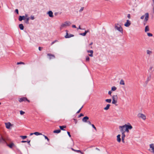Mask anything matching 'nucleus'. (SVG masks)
<instances>
[{
  "label": "nucleus",
  "instance_id": "obj_47",
  "mask_svg": "<svg viewBox=\"0 0 154 154\" xmlns=\"http://www.w3.org/2000/svg\"><path fill=\"white\" fill-rule=\"evenodd\" d=\"M112 91H109L108 92V94L110 95H111V94L112 93Z\"/></svg>",
  "mask_w": 154,
  "mask_h": 154
},
{
  "label": "nucleus",
  "instance_id": "obj_16",
  "mask_svg": "<svg viewBox=\"0 0 154 154\" xmlns=\"http://www.w3.org/2000/svg\"><path fill=\"white\" fill-rule=\"evenodd\" d=\"M47 55L50 57V59H51V58H55V56L54 55H52L50 54H47Z\"/></svg>",
  "mask_w": 154,
  "mask_h": 154
},
{
  "label": "nucleus",
  "instance_id": "obj_30",
  "mask_svg": "<svg viewBox=\"0 0 154 154\" xmlns=\"http://www.w3.org/2000/svg\"><path fill=\"white\" fill-rule=\"evenodd\" d=\"M14 145V143H11V144H9V145H8V146L10 148H12L13 145Z\"/></svg>",
  "mask_w": 154,
  "mask_h": 154
},
{
  "label": "nucleus",
  "instance_id": "obj_49",
  "mask_svg": "<svg viewBox=\"0 0 154 154\" xmlns=\"http://www.w3.org/2000/svg\"><path fill=\"white\" fill-rule=\"evenodd\" d=\"M82 107H81V108H80V109H79V110H78L77 112V113H79L80 112V111H81V109L82 108Z\"/></svg>",
  "mask_w": 154,
  "mask_h": 154
},
{
  "label": "nucleus",
  "instance_id": "obj_48",
  "mask_svg": "<svg viewBox=\"0 0 154 154\" xmlns=\"http://www.w3.org/2000/svg\"><path fill=\"white\" fill-rule=\"evenodd\" d=\"M127 17L128 19H130L131 18V16L130 14H128L127 15Z\"/></svg>",
  "mask_w": 154,
  "mask_h": 154
},
{
  "label": "nucleus",
  "instance_id": "obj_52",
  "mask_svg": "<svg viewBox=\"0 0 154 154\" xmlns=\"http://www.w3.org/2000/svg\"><path fill=\"white\" fill-rule=\"evenodd\" d=\"M87 123L88 124L90 125H91V122L89 121H87Z\"/></svg>",
  "mask_w": 154,
  "mask_h": 154
},
{
  "label": "nucleus",
  "instance_id": "obj_41",
  "mask_svg": "<svg viewBox=\"0 0 154 154\" xmlns=\"http://www.w3.org/2000/svg\"><path fill=\"white\" fill-rule=\"evenodd\" d=\"M79 34L82 36H85L86 34L84 32V33H80Z\"/></svg>",
  "mask_w": 154,
  "mask_h": 154
},
{
  "label": "nucleus",
  "instance_id": "obj_33",
  "mask_svg": "<svg viewBox=\"0 0 154 154\" xmlns=\"http://www.w3.org/2000/svg\"><path fill=\"white\" fill-rule=\"evenodd\" d=\"M152 11L153 14H154V3H153V4L152 5Z\"/></svg>",
  "mask_w": 154,
  "mask_h": 154
},
{
  "label": "nucleus",
  "instance_id": "obj_59",
  "mask_svg": "<svg viewBox=\"0 0 154 154\" xmlns=\"http://www.w3.org/2000/svg\"><path fill=\"white\" fill-rule=\"evenodd\" d=\"M42 48L40 47H39L38 49L40 51H41L42 50Z\"/></svg>",
  "mask_w": 154,
  "mask_h": 154
},
{
  "label": "nucleus",
  "instance_id": "obj_57",
  "mask_svg": "<svg viewBox=\"0 0 154 154\" xmlns=\"http://www.w3.org/2000/svg\"><path fill=\"white\" fill-rule=\"evenodd\" d=\"M72 27L73 28H76V27L75 25H72Z\"/></svg>",
  "mask_w": 154,
  "mask_h": 154
},
{
  "label": "nucleus",
  "instance_id": "obj_24",
  "mask_svg": "<svg viewBox=\"0 0 154 154\" xmlns=\"http://www.w3.org/2000/svg\"><path fill=\"white\" fill-rule=\"evenodd\" d=\"M59 127L61 130H62L64 131V130H65L64 129V128H66V126L65 125L62 126H59Z\"/></svg>",
  "mask_w": 154,
  "mask_h": 154
},
{
  "label": "nucleus",
  "instance_id": "obj_64",
  "mask_svg": "<svg viewBox=\"0 0 154 154\" xmlns=\"http://www.w3.org/2000/svg\"><path fill=\"white\" fill-rule=\"evenodd\" d=\"M93 44V42H91V43L89 45H91Z\"/></svg>",
  "mask_w": 154,
  "mask_h": 154
},
{
  "label": "nucleus",
  "instance_id": "obj_10",
  "mask_svg": "<svg viewBox=\"0 0 154 154\" xmlns=\"http://www.w3.org/2000/svg\"><path fill=\"white\" fill-rule=\"evenodd\" d=\"M5 125L6 128L8 129H10V127L12 126V125L9 122L5 123Z\"/></svg>",
  "mask_w": 154,
  "mask_h": 154
},
{
  "label": "nucleus",
  "instance_id": "obj_39",
  "mask_svg": "<svg viewBox=\"0 0 154 154\" xmlns=\"http://www.w3.org/2000/svg\"><path fill=\"white\" fill-rule=\"evenodd\" d=\"M29 17H27L26 18V23H29Z\"/></svg>",
  "mask_w": 154,
  "mask_h": 154
},
{
  "label": "nucleus",
  "instance_id": "obj_26",
  "mask_svg": "<svg viewBox=\"0 0 154 154\" xmlns=\"http://www.w3.org/2000/svg\"><path fill=\"white\" fill-rule=\"evenodd\" d=\"M33 134H35V135H37V136L39 135H42V134L41 133H40L38 132H35Z\"/></svg>",
  "mask_w": 154,
  "mask_h": 154
},
{
  "label": "nucleus",
  "instance_id": "obj_61",
  "mask_svg": "<svg viewBox=\"0 0 154 154\" xmlns=\"http://www.w3.org/2000/svg\"><path fill=\"white\" fill-rule=\"evenodd\" d=\"M21 142L22 143H25V142H26V141H21Z\"/></svg>",
  "mask_w": 154,
  "mask_h": 154
},
{
  "label": "nucleus",
  "instance_id": "obj_32",
  "mask_svg": "<svg viewBox=\"0 0 154 154\" xmlns=\"http://www.w3.org/2000/svg\"><path fill=\"white\" fill-rule=\"evenodd\" d=\"M42 135L45 137V138L48 141H49V138L46 136H45V135H44V134H42Z\"/></svg>",
  "mask_w": 154,
  "mask_h": 154
},
{
  "label": "nucleus",
  "instance_id": "obj_36",
  "mask_svg": "<svg viewBox=\"0 0 154 154\" xmlns=\"http://www.w3.org/2000/svg\"><path fill=\"white\" fill-rule=\"evenodd\" d=\"M20 137L22 138L23 139H24L27 137V136H21Z\"/></svg>",
  "mask_w": 154,
  "mask_h": 154
},
{
  "label": "nucleus",
  "instance_id": "obj_15",
  "mask_svg": "<svg viewBox=\"0 0 154 154\" xmlns=\"http://www.w3.org/2000/svg\"><path fill=\"white\" fill-rule=\"evenodd\" d=\"M121 135L118 134L117 136V141L119 143L121 142V139L120 138Z\"/></svg>",
  "mask_w": 154,
  "mask_h": 154
},
{
  "label": "nucleus",
  "instance_id": "obj_20",
  "mask_svg": "<svg viewBox=\"0 0 154 154\" xmlns=\"http://www.w3.org/2000/svg\"><path fill=\"white\" fill-rule=\"evenodd\" d=\"M119 84L121 85H124L125 83L123 79H121L120 81Z\"/></svg>",
  "mask_w": 154,
  "mask_h": 154
},
{
  "label": "nucleus",
  "instance_id": "obj_29",
  "mask_svg": "<svg viewBox=\"0 0 154 154\" xmlns=\"http://www.w3.org/2000/svg\"><path fill=\"white\" fill-rule=\"evenodd\" d=\"M105 101L107 102L110 103L111 102L112 100L111 99H107L105 100Z\"/></svg>",
  "mask_w": 154,
  "mask_h": 154
},
{
  "label": "nucleus",
  "instance_id": "obj_43",
  "mask_svg": "<svg viewBox=\"0 0 154 154\" xmlns=\"http://www.w3.org/2000/svg\"><path fill=\"white\" fill-rule=\"evenodd\" d=\"M91 125L92 126V127L94 128V129L96 131H97V129H96V128L95 127V126H94V125H93V124H91Z\"/></svg>",
  "mask_w": 154,
  "mask_h": 154
},
{
  "label": "nucleus",
  "instance_id": "obj_34",
  "mask_svg": "<svg viewBox=\"0 0 154 154\" xmlns=\"http://www.w3.org/2000/svg\"><path fill=\"white\" fill-rule=\"evenodd\" d=\"M125 133H122V138H125Z\"/></svg>",
  "mask_w": 154,
  "mask_h": 154
},
{
  "label": "nucleus",
  "instance_id": "obj_62",
  "mask_svg": "<svg viewBox=\"0 0 154 154\" xmlns=\"http://www.w3.org/2000/svg\"><path fill=\"white\" fill-rule=\"evenodd\" d=\"M33 134V133H31L30 134V135H32L33 134Z\"/></svg>",
  "mask_w": 154,
  "mask_h": 154
},
{
  "label": "nucleus",
  "instance_id": "obj_55",
  "mask_svg": "<svg viewBox=\"0 0 154 154\" xmlns=\"http://www.w3.org/2000/svg\"><path fill=\"white\" fill-rule=\"evenodd\" d=\"M124 139H125V138H122V141L123 143H124L125 142Z\"/></svg>",
  "mask_w": 154,
  "mask_h": 154
},
{
  "label": "nucleus",
  "instance_id": "obj_6",
  "mask_svg": "<svg viewBox=\"0 0 154 154\" xmlns=\"http://www.w3.org/2000/svg\"><path fill=\"white\" fill-rule=\"evenodd\" d=\"M132 126L131 125L130 123H127V125L125 129V132H129V130H131L132 128Z\"/></svg>",
  "mask_w": 154,
  "mask_h": 154
},
{
  "label": "nucleus",
  "instance_id": "obj_14",
  "mask_svg": "<svg viewBox=\"0 0 154 154\" xmlns=\"http://www.w3.org/2000/svg\"><path fill=\"white\" fill-rule=\"evenodd\" d=\"M89 119V118L88 116H85L82 119V121L84 122H87V120Z\"/></svg>",
  "mask_w": 154,
  "mask_h": 154
},
{
  "label": "nucleus",
  "instance_id": "obj_54",
  "mask_svg": "<svg viewBox=\"0 0 154 154\" xmlns=\"http://www.w3.org/2000/svg\"><path fill=\"white\" fill-rule=\"evenodd\" d=\"M84 115L82 113H81L79 116V117H80L81 116H83Z\"/></svg>",
  "mask_w": 154,
  "mask_h": 154
},
{
  "label": "nucleus",
  "instance_id": "obj_51",
  "mask_svg": "<svg viewBox=\"0 0 154 154\" xmlns=\"http://www.w3.org/2000/svg\"><path fill=\"white\" fill-rule=\"evenodd\" d=\"M67 134H68L69 136V137H71V136L70 134V132H67Z\"/></svg>",
  "mask_w": 154,
  "mask_h": 154
},
{
  "label": "nucleus",
  "instance_id": "obj_11",
  "mask_svg": "<svg viewBox=\"0 0 154 154\" xmlns=\"http://www.w3.org/2000/svg\"><path fill=\"white\" fill-rule=\"evenodd\" d=\"M66 35L65 36V37L66 38H70L71 37H73L74 36V35L72 34H70L69 35L68 33V31L67 30H66Z\"/></svg>",
  "mask_w": 154,
  "mask_h": 154
},
{
  "label": "nucleus",
  "instance_id": "obj_12",
  "mask_svg": "<svg viewBox=\"0 0 154 154\" xmlns=\"http://www.w3.org/2000/svg\"><path fill=\"white\" fill-rule=\"evenodd\" d=\"M47 14L50 17H53L54 16L53 13L51 11H49L47 12Z\"/></svg>",
  "mask_w": 154,
  "mask_h": 154
},
{
  "label": "nucleus",
  "instance_id": "obj_40",
  "mask_svg": "<svg viewBox=\"0 0 154 154\" xmlns=\"http://www.w3.org/2000/svg\"><path fill=\"white\" fill-rule=\"evenodd\" d=\"M20 113L21 115H23L25 113V112L21 110L20 111Z\"/></svg>",
  "mask_w": 154,
  "mask_h": 154
},
{
  "label": "nucleus",
  "instance_id": "obj_50",
  "mask_svg": "<svg viewBox=\"0 0 154 154\" xmlns=\"http://www.w3.org/2000/svg\"><path fill=\"white\" fill-rule=\"evenodd\" d=\"M152 68H153V67L152 66H150L149 69V70L151 71L152 69Z\"/></svg>",
  "mask_w": 154,
  "mask_h": 154
},
{
  "label": "nucleus",
  "instance_id": "obj_44",
  "mask_svg": "<svg viewBox=\"0 0 154 154\" xmlns=\"http://www.w3.org/2000/svg\"><path fill=\"white\" fill-rule=\"evenodd\" d=\"M84 8V7H82L80 9V10H79V12H81L83 10Z\"/></svg>",
  "mask_w": 154,
  "mask_h": 154
},
{
  "label": "nucleus",
  "instance_id": "obj_46",
  "mask_svg": "<svg viewBox=\"0 0 154 154\" xmlns=\"http://www.w3.org/2000/svg\"><path fill=\"white\" fill-rule=\"evenodd\" d=\"M30 19H31L32 20H33L34 19V16H32V15L31 17H30Z\"/></svg>",
  "mask_w": 154,
  "mask_h": 154
},
{
  "label": "nucleus",
  "instance_id": "obj_7",
  "mask_svg": "<svg viewBox=\"0 0 154 154\" xmlns=\"http://www.w3.org/2000/svg\"><path fill=\"white\" fill-rule=\"evenodd\" d=\"M137 116L139 118H141L144 120H145L146 119V116L142 113H139L137 115Z\"/></svg>",
  "mask_w": 154,
  "mask_h": 154
},
{
  "label": "nucleus",
  "instance_id": "obj_23",
  "mask_svg": "<svg viewBox=\"0 0 154 154\" xmlns=\"http://www.w3.org/2000/svg\"><path fill=\"white\" fill-rule=\"evenodd\" d=\"M149 31V26H146L145 27V32H146Z\"/></svg>",
  "mask_w": 154,
  "mask_h": 154
},
{
  "label": "nucleus",
  "instance_id": "obj_31",
  "mask_svg": "<svg viewBox=\"0 0 154 154\" xmlns=\"http://www.w3.org/2000/svg\"><path fill=\"white\" fill-rule=\"evenodd\" d=\"M147 35L149 37H152V34L148 32L147 33Z\"/></svg>",
  "mask_w": 154,
  "mask_h": 154
},
{
  "label": "nucleus",
  "instance_id": "obj_4",
  "mask_svg": "<svg viewBox=\"0 0 154 154\" xmlns=\"http://www.w3.org/2000/svg\"><path fill=\"white\" fill-rule=\"evenodd\" d=\"M127 125V124H125L122 126H120L119 127V129L121 133H125V129Z\"/></svg>",
  "mask_w": 154,
  "mask_h": 154
},
{
  "label": "nucleus",
  "instance_id": "obj_13",
  "mask_svg": "<svg viewBox=\"0 0 154 154\" xmlns=\"http://www.w3.org/2000/svg\"><path fill=\"white\" fill-rule=\"evenodd\" d=\"M87 52L88 53H91V54H89L88 55L91 57H92L93 56V50H88L87 51Z\"/></svg>",
  "mask_w": 154,
  "mask_h": 154
},
{
  "label": "nucleus",
  "instance_id": "obj_35",
  "mask_svg": "<svg viewBox=\"0 0 154 154\" xmlns=\"http://www.w3.org/2000/svg\"><path fill=\"white\" fill-rule=\"evenodd\" d=\"M112 103L113 104H116L117 103V100H112Z\"/></svg>",
  "mask_w": 154,
  "mask_h": 154
},
{
  "label": "nucleus",
  "instance_id": "obj_18",
  "mask_svg": "<svg viewBox=\"0 0 154 154\" xmlns=\"http://www.w3.org/2000/svg\"><path fill=\"white\" fill-rule=\"evenodd\" d=\"M25 19V17L24 16H20L19 18V20L20 21H22L23 20H24Z\"/></svg>",
  "mask_w": 154,
  "mask_h": 154
},
{
  "label": "nucleus",
  "instance_id": "obj_17",
  "mask_svg": "<svg viewBox=\"0 0 154 154\" xmlns=\"http://www.w3.org/2000/svg\"><path fill=\"white\" fill-rule=\"evenodd\" d=\"M112 100H117L118 99V96L117 95H113L112 97Z\"/></svg>",
  "mask_w": 154,
  "mask_h": 154
},
{
  "label": "nucleus",
  "instance_id": "obj_25",
  "mask_svg": "<svg viewBox=\"0 0 154 154\" xmlns=\"http://www.w3.org/2000/svg\"><path fill=\"white\" fill-rule=\"evenodd\" d=\"M152 51L149 50L146 51V53L147 54L149 55L152 54Z\"/></svg>",
  "mask_w": 154,
  "mask_h": 154
},
{
  "label": "nucleus",
  "instance_id": "obj_19",
  "mask_svg": "<svg viewBox=\"0 0 154 154\" xmlns=\"http://www.w3.org/2000/svg\"><path fill=\"white\" fill-rule=\"evenodd\" d=\"M19 27L20 29L22 30H23L24 29V26L22 24H20L19 25Z\"/></svg>",
  "mask_w": 154,
  "mask_h": 154
},
{
  "label": "nucleus",
  "instance_id": "obj_2",
  "mask_svg": "<svg viewBox=\"0 0 154 154\" xmlns=\"http://www.w3.org/2000/svg\"><path fill=\"white\" fill-rule=\"evenodd\" d=\"M71 24L70 22L66 21L61 24L60 26V29L61 30L63 29L66 28L67 26H69Z\"/></svg>",
  "mask_w": 154,
  "mask_h": 154
},
{
  "label": "nucleus",
  "instance_id": "obj_28",
  "mask_svg": "<svg viewBox=\"0 0 154 154\" xmlns=\"http://www.w3.org/2000/svg\"><path fill=\"white\" fill-rule=\"evenodd\" d=\"M117 89V88L115 86H113L111 88V91H115Z\"/></svg>",
  "mask_w": 154,
  "mask_h": 154
},
{
  "label": "nucleus",
  "instance_id": "obj_21",
  "mask_svg": "<svg viewBox=\"0 0 154 154\" xmlns=\"http://www.w3.org/2000/svg\"><path fill=\"white\" fill-rule=\"evenodd\" d=\"M110 106V105L109 104H107L106 107L104 108V109L105 110H107L109 108Z\"/></svg>",
  "mask_w": 154,
  "mask_h": 154
},
{
  "label": "nucleus",
  "instance_id": "obj_45",
  "mask_svg": "<svg viewBox=\"0 0 154 154\" xmlns=\"http://www.w3.org/2000/svg\"><path fill=\"white\" fill-rule=\"evenodd\" d=\"M89 59H90V58H89V57H86V61H89Z\"/></svg>",
  "mask_w": 154,
  "mask_h": 154
},
{
  "label": "nucleus",
  "instance_id": "obj_63",
  "mask_svg": "<svg viewBox=\"0 0 154 154\" xmlns=\"http://www.w3.org/2000/svg\"><path fill=\"white\" fill-rule=\"evenodd\" d=\"M71 149H72V150H73V151H76V150L74 149H73V148H72Z\"/></svg>",
  "mask_w": 154,
  "mask_h": 154
},
{
  "label": "nucleus",
  "instance_id": "obj_8",
  "mask_svg": "<svg viewBox=\"0 0 154 154\" xmlns=\"http://www.w3.org/2000/svg\"><path fill=\"white\" fill-rule=\"evenodd\" d=\"M27 101L28 102H29V101L28 100L26 97H23L21 98H20L19 100V101L20 102H21L23 101Z\"/></svg>",
  "mask_w": 154,
  "mask_h": 154
},
{
  "label": "nucleus",
  "instance_id": "obj_38",
  "mask_svg": "<svg viewBox=\"0 0 154 154\" xmlns=\"http://www.w3.org/2000/svg\"><path fill=\"white\" fill-rule=\"evenodd\" d=\"M20 64H22L24 65V64H25V63H23V62H17V65Z\"/></svg>",
  "mask_w": 154,
  "mask_h": 154
},
{
  "label": "nucleus",
  "instance_id": "obj_60",
  "mask_svg": "<svg viewBox=\"0 0 154 154\" xmlns=\"http://www.w3.org/2000/svg\"><path fill=\"white\" fill-rule=\"evenodd\" d=\"M28 16V15L27 14H25V17H26L27 18Z\"/></svg>",
  "mask_w": 154,
  "mask_h": 154
},
{
  "label": "nucleus",
  "instance_id": "obj_1",
  "mask_svg": "<svg viewBox=\"0 0 154 154\" xmlns=\"http://www.w3.org/2000/svg\"><path fill=\"white\" fill-rule=\"evenodd\" d=\"M144 18V25H145L147 21L148 20L149 18V14L148 13L146 12V13L144 15H143L140 18L141 20H143Z\"/></svg>",
  "mask_w": 154,
  "mask_h": 154
},
{
  "label": "nucleus",
  "instance_id": "obj_53",
  "mask_svg": "<svg viewBox=\"0 0 154 154\" xmlns=\"http://www.w3.org/2000/svg\"><path fill=\"white\" fill-rule=\"evenodd\" d=\"M15 12L17 13L18 14V10L17 9H16L15 10Z\"/></svg>",
  "mask_w": 154,
  "mask_h": 154
},
{
  "label": "nucleus",
  "instance_id": "obj_22",
  "mask_svg": "<svg viewBox=\"0 0 154 154\" xmlns=\"http://www.w3.org/2000/svg\"><path fill=\"white\" fill-rule=\"evenodd\" d=\"M0 142L5 143V139L3 138L2 137L0 139Z\"/></svg>",
  "mask_w": 154,
  "mask_h": 154
},
{
  "label": "nucleus",
  "instance_id": "obj_42",
  "mask_svg": "<svg viewBox=\"0 0 154 154\" xmlns=\"http://www.w3.org/2000/svg\"><path fill=\"white\" fill-rule=\"evenodd\" d=\"M58 41L57 40H55L53 42L51 43V45H52L54 44L56 42H57Z\"/></svg>",
  "mask_w": 154,
  "mask_h": 154
},
{
  "label": "nucleus",
  "instance_id": "obj_9",
  "mask_svg": "<svg viewBox=\"0 0 154 154\" xmlns=\"http://www.w3.org/2000/svg\"><path fill=\"white\" fill-rule=\"evenodd\" d=\"M131 24V22L129 20H126V22L124 24V26L126 27H129Z\"/></svg>",
  "mask_w": 154,
  "mask_h": 154
},
{
  "label": "nucleus",
  "instance_id": "obj_27",
  "mask_svg": "<svg viewBox=\"0 0 154 154\" xmlns=\"http://www.w3.org/2000/svg\"><path fill=\"white\" fill-rule=\"evenodd\" d=\"M61 131L60 130L58 129V130H55L53 132L54 133H60Z\"/></svg>",
  "mask_w": 154,
  "mask_h": 154
},
{
  "label": "nucleus",
  "instance_id": "obj_56",
  "mask_svg": "<svg viewBox=\"0 0 154 154\" xmlns=\"http://www.w3.org/2000/svg\"><path fill=\"white\" fill-rule=\"evenodd\" d=\"M82 29V30L83 29H82L81 28L80 26H79V28H77V29Z\"/></svg>",
  "mask_w": 154,
  "mask_h": 154
},
{
  "label": "nucleus",
  "instance_id": "obj_37",
  "mask_svg": "<svg viewBox=\"0 0 154 154\" xmlns=\"http://www.w3.org/2000/svg\"><path fill=\"white\" fill-rule=\"evenodd\" d=\"M151 79V75H149V76H148L147 77V81L148 82Z\"/></svg>",
  "mask_w": 154,
  "mask_h": 154
},
{
  "label": "nucleus",
  "instance_id": "obj_58",
  "mask_svg": "<svg viewBox=\"0 0 154 154\" xmlns=\"http://www.w3.org/2000/svg\"><path fill=\"white\" fill-rule=\"evenodd\" d=\"M89 30H86L85 31V33L86 34L88 32H89Z\"/></svg>",
  "mask_w": 154,
  "mask_h": 154
},
{
  "label": "nucleus",
  "instance_id": "obj_3",
  "mask_svg": "<svg viewBox=\"0 0 154 154\" xmlns=\"http://www.w3.org/2000/svg\"><path fill=\"white\" fill-rule=\"evenodd\" d=\"M114 28L115 29L123 33V29L121 26L118 23L115 24Z\"/></svg>",
  "mask_w": 154,
  "mask_h": 154
},
{
  "label": "nucleus",
  "instance_id": "obj_5",
  "mask_svg": "<svg viewBox=\"0 0 154 154\" xmlns=\"http://www.w3.org/2000/svg\"><path fill=\"white\" fill-rule=\"evenodd\" d=\"M149 147V151L152 154H154V143L150 144Z\"/></svg>",
  "mask_w": 154,
  "mask_h": 154
}]
</instances>
